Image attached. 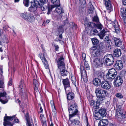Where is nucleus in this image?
<instances>
[{
  "instance_id": "16",
  "label": "nucleus",
  "mask_w": 126,
  "mask_h": 126,
  "mask_svg": "<svg viewBox=\"0 0 126 126\" xmlns=\"http://www.w3.org/2000/svg\"><path fill=\"white\" fill-rule=\"evenodd\" d=\"M123 82L121 77L119 76H117L115 78L114 81V85L116 87L120 86Z\"/></svg>"
},
{
  "instance_id": "55",
  "label": "nucleus",
  "mask_w": 126,
  "mask_h": 126,
  "mask_svg": "<svg viewBox=\"0 0 126 126\" xmlns=\"http://www.w3.org/2000/svg\"><path fill=\"white\" fill-rule=\"evenodd\" d=\"M4 83L3 80L0 79V88H3L4 87Z\"/></svg>"
},
{
  "instance_id": "45",
  "label": "nucleus",
  "mask_w": 126,
  "mask_h": 126,
  "mask_svg": "<svg viewBox=\"0 0 126 126\" xmlns=\"http://www.w3.org/2000/svg\"><path fill=\"white\" fill-rule=\"evenodd\" d=\"M14 116H15V118H14L13 120H12V121H10L11 122L13 123V124L14 122L16 123H18L19 122V120L16 117V115H14Z\"/></svg>"
},
{
  "instance_id": "17",
  "label": "nucleus",
  "mask_w": 126,
  "mask_h": 126,
  "mask_svg": "<svg viewBox=\"0 0 126 126\" xmlns=\"http://www.w3.org/2000/svg\"><path fill=\"white\" fill-rule=\"evenodd\" d=\"M123 67V63L122 61L117 60L114 65V67L117 70H121Z\"/></svg>"
},
{
  "instance_id": "9",
  "label": "nucleus",
  "mask_w": 126,
  "mask_h": 126,
  "mask_svg": "<svg viewBox=\"0 0 126 126\" xmlns=\"http://www.w3.org/2000/svg\"><path fill=\"white\" fill-rule=\"evenodd\" d=\"M93 64L94 67L98 68L102 67L103 64L101 59L98 58L93 60Z\"/></svg>"
},
{
  "instance_id": "64",
  "label": "nucleus",
  "mask_w": 126,
  "mask_h": 126,
  "mask_svg": "<svg viewBox=\"0 0 126 126\" xmlns=\"http://www.w3.org/2000/svg\"><path fill=\"white\" fill-rule=\"evenodd\" d=\"M89 10L90 11L93 12L94 10V8L93 5H91L90 6Z\"/></svg>"
},
{
  "instance_id": "12",
  "label": "nucleus",
  "mask_w": 126,
  "mask_h": 126,
  "mask_svg": "<svg viewBox=\"0 0 126 126\" xmlns=\"http://www.w3.org/2000/svg\"><path fill=\"white\" fill-rule=\"evenodd\" d=\"M87 26L90 28H94L100 30L102 29L103 27L102 25L100 23L95 24L92 22L88 23Z\"/></svg>"
},
{
  "instance_id": "18",
  "label": "nucleus",
  "mask_w": 126,
  "mask_h": 126,
  "mask_svg": "<svg viewBox=\"0 0 126 126\" xmlns=\"http://www.w3.org/2000/svg\"><path fill=\"white\" fill-rule=\"evenodd\" d=\"M59 6H57V7L55 9V11L57 13L59 14L61 18H62V16L65 15L64 12V11L63 9L60 7Z\"/></svg>"
},
{
  "instance_id": "43",
  "label": "nucleus",
  "mask_w": 126,
  "mask_h": 126,
  "mask_svg": "<svg viewBox=\"0 0 126 126\" xmlns=\"http://www.w3.org/2000/svg\"><path fill=\"white\" fill-rule=\"evenodd\" d=\"M3 73L2 68L1 67L0 68V79L3 80L4 79V77L2 74Z\"/></svg>"
},
{
  "instance_id": "39",
  "label": "nucleus",
  "mask_w": 126,
  "mask_h": 126,
  "mask_svg": "<svg viewBox=\"0 0 126 126\" xmlns=\"http://www.w3.org/2000/svg\"><path fill=\"white\" fill-rule=\"evenodd\" d=\"M34 5L37 8L39 7L40 5L41 2L40 3L38 1L36 0H34Z\"/></svg>"
},
{
  "instance_id": "8",
  "label": "nucleus",
  "mask_w": 126,
  "mask_h": 126,
  "mask_svg": "<svg viewBox=\"0 0 126 126\" xmlns=\"http://www.w3.org/2000/svg\"><path fill=\"white\" fill-rule=\"evenodd\" d=\"M15 117V116H5L4 118V122H3L4 126H12L13 123L11 122L10 121H12Z\"/></svg>"
},
{
  "instance_id": "42",
  "label": "nucleus",
  "mask_w": 126,
  "mask_h": 126,
  "mask_svg": "<svg viewBox=\"0 0 126 126\" xmlns=\"http://www.w3.org/2000/svg\"><path fill=\"white\" fill-rule=\"evenodd\" d=\"M39 8H40L41 10L42 11H44L46 10L47 9V7L46 6H44V4L42 3H41L39 7Z\"/></svg>"
},
{
  "instance_id": "26",
  "label": "nucleus",
  "mask_w": 126,
  "mask_h": 126,
  "mask_svg": "<svg viewBox=\"0 0 126 126\" xmlns=\"http://www.w3.org/2000/svg\"><path fill=\"white\" fill-rule=\"evenodd\" d=\"M114 42L116 46L117 47H121L123 46V44L122 41L117 38H114Z\"/></svg>"
},
{
  "instance_id": "62",
  "label": "nucleus",
  "mask_w": 126,
  "mask_h": 126,
  "mask_svg": "<svg viewBox=\"0 0 126 126\" xmlns=\"http://www.w3.org/2000/svg\"><path fill=\"white\" fill-rule=\"evenodd\" d=\"M105 44L106 45V47H110V45L109 42H106Z\"/></svg>"
},
{
  "instance_id": "28",
  "label": "nucleus",
  "mask_w": 126,
  "mask_h": 126,
  "mask_svg": "<svg viewBox=\"0 0 126 126\" xmlns=\"http://www.w3.org/2000/svg\"><path fill=\"white\" fill-rule=\"evenodd\" d=\"M93 44L94 45L93 47H100V46H98L99 41L97 39L94 38L91 39Z\"/></svg>"
},
{
  "instance_id": "14",
  "label": "nucleus",
  "mask_w": 126,
  "mask_h": 126,
  "mask_svg": "<svg viewBox=\"0 0 126 126\" xmlns=\"http://www.w3.org/2000/svg\"><path fill=\"white\" fill-rule=\"evenodd\" d=\"M7 95V94L4 91L2 92H0V102L3 104H5L8 102V100H4L6 98V97Z\"/></svg>"
},
{
  "instance_id": "25",
  "label": "nucleus",
  "mask_w": 126,
  "mask_h": 126,
  "mask_svg": "<svg viewBox=\"0 0 126 126\" xmlns=\"http://www.w3.org/2000/svg\"><path fill=\"white\" fill-rule=\"evenodd\" d=\"M99 114L102 117L106 116L107 114L106 110L104 108H101L99 111Z\"/></svg>"
},
{
  "instance_id": "53",
  "label": "nucleus",
  "mask_w": 126,
  "mask_h": 126,
  "mask_svg": "<svg viewBox=\"0 0 126 126\" xmlns=\"http://www.w3.org/2000/svg\"><path fill=\"white\" fill-rule=\"evenodd\" d=\"M12 79V78H10L9 79V81L8 83V85L9 86H11L13 84Z\"/></svg>"
},
{
  "instance_id": "58",
  "label": "nucleus",
  "mask_w": 126,
  "mask_h": 126,
  "mask_svg": "<svg viewBox=\"0 0 126 126\" xmlns=\"http://www.w3.org/2000/svg\"><path fill=\"white\" fill-rule=\"evenodd\" d=\"M79 3L80 4H83L84 5H85V3H86L85 0H79Z\"/></svg>"
},
{
  "instance_id": "44",
  "label": "nucleus",
  "mask_w": 126,
  "mask_h": 126,
  "mask_svg": "<svg viewBox=\"0 0 126 126\" xmlns=\"http://www.w3.org/2000/svg\"><path fill=\"white\" fill-rule=\"evenodd\" d=\"M99 111L96 112L94 114L95 118L97 120H99L100 118L99 116Z\"/></svg>"
},
{
  "instance_id": "29",
  "label": "nucleus",
  "mask_w": 126,
  "mask_h": 126,
  "mask_svg": "<svg viewBox=\"0 0 126 126\" xmlns=\"http://www.w3.org/2000/svg\"><path fill=\"white\" fill-rule=\"evenodd\" d=\"M100 79L98 78H95L93 80V84L95 86H98L101 84Z\"/></svg>"
},
{
  "instance_id": "13",
  "label": "nucleus",
  "mask_w": 126,
  "mask_h": 126,
  "mask_svg": "<svg viewBox=\"0 0 126 126\" xmlns=\"http://www.w3.org/2000/svg\"><path fill=\"white\" fill-rule=\"evenodd\" d=\"M100 86L102 88L106 90H109L111 88L110 82L105 80L102 81Z\"/></svg>"
},
{
  "instance_id": "54",
  "label": "nucleus",
  "mask_w": 126,
  "mask_h": 126,
  "mask_svg": "<svg viewBox=\"0 0 126 126\" xmlns=\"http://www.w3.org/2000/svg\"><path fill=\"white\" fill-rule=\"evenodd\" d=\"M41 121L42 123V126H47L46 120H45L43 119H41Z\"/></svg>"
},
{
  "instance_id": "31",
  "label": "nucleus",
  "mask_w": 126,
  "mask_h": 126,
  "mask_svg": "<svg viewBox=\"0 0 126 126\" xmlns=\"http://www.w3.org/2000/svg\"><path fill=\"white\" fill-rule=\"evenodd\" d=\"M62 79L63 80L62 81L63 83L64 87L70 85L69 80L67 78H66L65 79L63 78Z\"/></svg>"
},
{
  "instance_id": "49",
  "label": "nucleus",
  "mask_w": 126,
  "mask_h": 126,
  "mask_svg": "<svg viewBox=\"0 0 126 126\" xmlns=\"http://www.w3.org/2000/svg\"><path fill=\"white\" fill-rule=\"evenodd\" d=\"M112 25L114 27V28H118L119 27L118 23L116 21H115L114 22L112 23Z\"/></svg>"
},
{
  "instance_id": "61",
  "label": "nucleus",
  "mask_w": 126,
  "mask_h": 126,
  "mask_svg": "<svg viewBox=\"0 0 126 126\" xmlns=\"http://www.w3.org/2000/svg\"><path fill=\"white\" fill-rule=\"evenodd\" d=\"M82 58L83 60V62H84L85 61V58H86V54H85L84 53H83L82 54Z\"/></svg>"
},
{
  "instance_id": "10",
  "label": "nucleus",
  "mask_w": 126,
  "mask_h": 126,
  "mask_svg": "<svg viewBox=\"0 0 126 126\" xmlns=\"http://www.w3.org/2000/svg\"><path fill=\"white\" fill-rule=\"evenodd\" d=\"M53 4V5H51L48 7V11L47 13L48 15L50 14V12L52 11V9L57 6H60V0H51Z\"/></svg>"
},
{
  "instance_id": "56",
  "label": "nucleus",
  "mask_w": 126,
  "mask_h": 126,
  "mask_svg": "<svg viewBox=\"0 0 126 126\" xmlns=\"http://www.w3.org/2000/svg\"><path fill=\"white\" fill-rule=\"evenodd\" d=\"M81 78H82L84 81V82H86L88 81V78L87 76V75L85 76H83L81 77Z\"/></svg>"
},
{
  "instance_id": "19",
  "label": "nucleus",
  "mask_w": 126,
  "mask_h": 126,
  "mask_svg": "<svg viewBox=\"0 0 126 126\" xmlns=\"http://www.w3.org/2000/svg\"><path fill=\"white\" fill-rule=\"evenodd\" d=\"M25 117L27 122L26 124L27 126H33L32 122V120L29 117L28 113H27L25 115Z\"/></svg>"
},
{
  "instance_id": "63",
  "label": "nucleus",
  "mask_w": 126,
  "mask_h": 126,
  "mask_svg": "<svg viewBox=\"0 0 126 126\" xmlns=\"http://www.w3.org/2000/svg\"><path fill=\"white\" fill-rule=\"evenodd\" d=\"M119 27H118V28H115V31L117 33H118L119 32Z\"/></svg>"
},
{
  "instance_id": "34",
  "label": "nucleus",
  "mask_w": 126,
  "mask_h": 126,
  "mask_svg": "<svg viewBox=\"0 0 126 126\" xmlns=\"http://www.w3.org/2000/svg\"><path fill=\"white\" fill-rule=\"evenodd\" d=\"M95 76L99 78H102L104 75L103 73L101 71H97L95 73Z\"/></svg>"
},
{
  "instance_id": "3",
  "label": "nucleus",
  "mask_w": 126,
  "mask_h": 126,
  "mask_svg": "<svg viewBox=\"0 0 126 126\" xmlns=\"http://www.w3.org/2000/svg\"><path fill=\"white\" fill-rule=\"evenodd\" d=\"M95 92L97 97V104L98 105H99L100 101L101 102L104 99L105 97L107 95L108 93L106 91L99 88H97Z\"/></svg>"
},
{
  "instance_id": "22",
  "label": "nucleus",
  "mask_w": 126,
  "mask_h": 126,
  "mask_svg": "<svg viewBox=\"0 0 126 126\" xmlns=\"http://www.w3.org/2000/svg\"><path fill=\"white\" fill-rule=\"evenodd\" d=\"M121 12L123 17V19L125 25H126V9L121 8Z\"/></svg>"
},
{
  "instance_id": "59",
  "label": "nucleus",
  "mask_w": 126,
  "mask_h": 126,
  "mask_svg": "<svg viewBox=\"0 0 126 126\" xmlns=\"http://www.w3.org/2000/svg\"><path fill=\"white\" fill-rule=\"evenodd\" d=\"M109 34L108 35H105L106 36V37H105V39L106 40H105V41H106L108 42H109L110 41H110L109 39Z\"/></svg>"
},
{
  "instance_id": "20",
  "label": "nucleus",
  "mask_w": 126,
  "mask_h": 126,
  "mask_svg": "<svg viewBox=\"0 0 126 126\" xmlns=\"http://www.w3.org/2000/svg\"><path fill=\"white\" fill-rule=\"evenodd\" d=\"M110 34L109 32L107 30L103 29L99 34L100 38L101 39H103L105 35H108Z\"/></svg>"
},
{
  "instance_id": "60",
  "label": "nucleus",
  "mask_w": 126,
  "mask_h": 126,
  "mask_svg": "<svg viewBox=\"0 0 126 126\" xmlns=\"http://www.w3.org/2000/svg\"><path fill=\"white\" fill-rule=\"evenodd\" d=\"M40 2H41V3H46L48 1V0H39Z\"/></svg>"
},
{
  "instance_id": "30",
  "label": "nucleus",
  "mask_w": 126,
  "mask_h": 126,
  "mask_svg": "<svg viewBox=\"0 0 126 126\" xmlns=\"http://www.w3.org/2000/svg\"><path fill=\"white\" fill-rule=\"evenodd\" d=\"M33 83L34 85L35 86L34 88V90L37 92L38 91V87L39 85V83L35 79H33Z\"/></svg>"
},
{
  "instance_id": "7",
  "label": "nucleus",
  "mask_w": 126,
  "mask_h": 126,
  "mask_svg": "<svg viewBox=\"0 0 126 126\" xmlns=\"http://www.w3.org/2000/svg\"><path fill=\"white\" fill-rule=\"evenodd\" d=\"M117 74V72L115 69L114 68L110 69L106 75L107 79H113Z\"/></svg>"
},
{
  "instance_id": "46",
  "label": "nucleus",
  "mask_w": 126,
  "mask_h": 126,
  "mask_svg": "<svg viewBox=\"0 0 126 126\" xmlns=\"http://www.w3.org/2000/svg\"><path fill=\"white\" fill-rule=\"evenodd\" d=\"M29 2V0H24L23 1V3L24 5L26 7L28 6Z\"/></svg>"
},
{
  "instance_id": "23",
  "label": "nucleus",
  "mask_w": 126,
  "mask_h": 126,
  "mask_svg": "<svg viewBox=\"0 0 126 126\" xmlns=\"http://www.w3.org/2000/svg\"><path fill=\"white\" fill-rule=\"evenodd\" d=\"M109 123V121L107 119H102L99 122L98 126H107Z\"/></svg>"
},
{
  "instance_id": "24",
  "label": "nucleus",
  "mask_w": 126,
  "mask_h": 126,
  "mask_svg": "<svg viewBox=\"0 0 126 126\" xmlns=\"http://www.w3.org/2000/svg\"><path fill=\"white\" fill-rule=\"evenodd\" d=\"M114 56L116 57H119L121 55V50L117 48L115 49L113 51Z\"/></svg>"
},
{
  "instance_id": "2",
  "label": "nucleus",
  "mask_w": 126,
  "mask_h": 126,
  "mask_svg": "<svg viewBox=\"0 0 126 126\" xmlns=\"http://www.w3.org/2000/svg\"><path fill=\"white\" fill-rule=\"evenodd\" d=\"M59 58L57 59V62L58 70L60 75H61V78H63L64 77L66 76L69 72L67 71L64 63L63 55L60 54L58 55Z\"/></svg>"
},
{
  "instance_id": "37",
  "label": "nucleus",
  "mask_w": 126,
  "mask_h": 126,
  "mask_svg": "<svg viewBox=\"0 0 126 126\" xmlns=\"http://www.w3.org/2000/svg\"><path fill=\"white\" fill-rule=\"evenodd\" d=\"M64 89L66 94L72 92H71V89L70 85L64 87Z\"/></svg>"
},
{
  "instance_id": "52",
  "label": "nucleus",
  "mask_w": 126,
  "mask_h": 126,
  "mask_svg": "<svg viewBox=\"0 0 126 126\" xmlns=\"http://www.w3.org/2000/svg\"><path fill=\"white\" fill-rule=\"evenodd\" d=\"M115 95L116 97L120 99L123 98V96L122 95L121 93H119L116 94Z\"/></svg>"
},
{
  "instance_id": "11",
  "label": "nucleus",
  "mask_w": 126,
  "mask_h": 126,
  "mask_svg": "<svg viewBox=\"0 0 126 126\" xmlns=\"http://www.w3.org/2000/svg\"><path fill=\"white\" fill-rule=\"evenodd\" d=\"M46 53L44 52L42 54L41 53H40L39 54V56L40 57L43 63L44 66L46 69H47L48 68L49 65L46 60L45 57H46Z\"/></svg>"
},
{
  "instance_id": "47",
  "label": "nucleus",
  "mask_w": 126,
  "mask_h": 126,
  "mask_svg": "<svg viewBox=\"0 0 126 126\" xmlns=\"http://www.w3.org/2000/svg\"><path fill=\"white\" fill-rule=\"evenodd\" d=\"M64 25H61L59 26L58 28V30L59 32L61 31V33H62L64 31V29L63 28Z\"/></svg>"
},
{
  "instance_id": "38",
  "label": "nucleus",
  "mask_w": 126,
  "mask_h": 126,
  "mask_svg": "<svg viewBox=\"0 0 126 126\" xmlns=\"http://www.w3.org/2000/svg\"><path fill=\"white\" fill-rule=\"evenodd\" d=\"M98 33V32L97 30L94 29H92L90 32V34L91 35H95V33Z\"/></svg>"
},
{
  "instance_id": "21",
  "label": "nucleus",
  "mask_w": 126,
  "mask_h": 126,
  "mask_svg": "<svg viewBox=\"0 0 126 126\" xmlns=\"http://www.w3.org/2000/svg\"><path fill=\"white\" fill-rule=\"evenodd\" d=\"M67 94V99L69 100H72L70 102V106H71V101H74L76 103L74 100H73V99L75 98V94L74 93L72 92H71L68 93Z\"/></svg>"
},
{
  "instance_id": "50",
  "label": "nucleus",
  "mask_w": 126,
  "mask_h": 126,
  "mask_svg": "<svg viewBox=\"0 0 126 126\" xmlns=\"http://www.w3.org/2000/svg\"><path fill=\"white\" fill-rule=\"evenodd\" d=\"M93 21L97 23H100L99 22V20L98 17L97 16H94L93 18Z\"/></svg>"
},
{
  "instance_id": "27",
  "label": "nucleus",
  "mask_w": 126,
  "mask_h": 126,
  "mask_svg": "<svg viewBox=\"0 0 126 126\" xmlns=\"http://www.w3.org/2000/svg\"><path fill=\"white\" fill-rule=\"evenodd\" d=\"M105 5L107 9L110 10L112 8L111 2L110 0H105Z\"/></svg>"
},
{
  "instance_id": "4",
  "label": "nucleus",
  "mask_w": 126,
  "mask_h": 126,
  "mask_svg": "<svg viewBox=\"0 0 126 126\" xmlns=\"http://www.w3.org/2000/svg\"><path fill=\"white\" fill-rule=\"evenodd\" d=\"M116 115L117 117L121 119L125 118L126 112L122 106L117 105L116 106Z\"/></svg>"
},
{
  "instance_id": "57",
  "label": "nucleus",
  "mask_w": 126,
  "mask_h": 126,
  "mask_svg": "<svg viewBox=\"0 0 126 126\" xmlns=\"http://www.w3.org/2000/svg\"><path fill=\"white\" fill-rule=\"evenodd\" d=\"M62 33L61 32V34L60 33V34L59 35V38L58 39V40L59 41H61V43H63V41H62L61 39L62 38Z\"/></svg>"
},
{
  "instance_id": "51",
  "label": "nucleus",
  "mask_w": 126,
  "mask_h": 126,
  "mask_svg": "<svg viewBox=\"0 0 126 126\" xmlns=\"http://www.w3.org/2000/svg\"><path fill=\"white\" fill-rule=\"evenodd\" d=\"M52 114L53 115H54V116L56 115V110L55 107H52Z\"/></svg>"
},
{
  "instance_id": "40",
  "label": "nucleus",
  "mask_w": 126,
  "mask_h": 126,
  "mask_svg": "<svg viewBox=\"0 0 126 126\" xmlns=\"http://www.w3.org/2000/svg\"><path fill=\"white\" fill-rule=\"evenodd\" d=\"M84 63V66L87 70H89L90 69V66L87 62L84 61L83 62Z\"/></svg>"
},
{
  "instance_id": "1",
  "label": "nucleus",
  "mask_w": 126,
  "mask_h": 126,
  "mask_svg": "<svg viewBox=\"0 0 126 126\" xmlns=\"http://www.w3.org/2000/svg\"><path fill=\"white\" fill-rule=\"evenodd\" d=\"M71 105L69 107L68 110L69 112V121L71 124L74 125H78L79 123V121L76 119L72 120L71 119L75 115H77L79 118V112L78 110V108L77 103L74 101H71Z\"/></svg>"
},
{
  "instance_id": "32",
  "label": "nucleus",
  "mask_w": 126,
  "mask_h": 126,
  "mask_svg": "<svg viewBox=\"0 0 126 126\" xmlns=\"http://www.w3.org/2000/svg\"><path fill=\"white\" fill-rule=\"evenodd\" d=\"M83 63L82 62V63L80 65V69L81 70V77H82L84 76H85L87 75L86 73V70H85L83 69L82 71V69L84 67V66L82 65H83L82 63Z\"/></svg>"
},
{
  "instance_id": "36",
  "label": "nucleus",
  "mask_w": 126,
  "mask_h": 126,
  "mask_svg": "<svg viewBox=\"0 0 126 126\" xmlns=\"http://www.w3.org/2000/svg\"><path fill=\"white\" fill-rule=\"evenodd\" d=\"M37 9V8L33 4H32L31 7L29 8V10L31 12H34L36 11Z\"/></svg>"
},
{
  "instance_id": "41",
  "label": "nucleus",
  "mask_w": 126,
  "mask_h": 126,
  "mask_svg": "<svg viewBox=\"0 0 126 126\" xmlns=\"http://www.w3.org/2000/svg\"><path fill=\"white\" fill-rule=\"evenodd\" d=\"M71 80L72 83L75 85V86H76V83H77V82L76 81V78L74 77H72Z\"/></svg>"
},
{
  "instance_id": "15",
  "label": "nucleus",
  "mask_w": 126,
  "mask_h": 126,
  "mask_svg": "<svg viewBox=\"0 0 126 126\" xmlns=\"http://www.w3.org/2000/svg\"><path fill=\"white\" fill-rule=\"evenodd\" d=\"M97 100L95 102L93 100H91L90 102V106L93 108V110H94L95 111H96L97 110V109L99 108V106L100 105L101 102L100 101V104L99 105H97Z\"/></svg>"
},
{
  "instance_id": "48",
  "label": "nucleus",
  "mask_w": 126,
  "mask_h": 126,
  "mask_svg": "<svg viewBox=\"0 0 126 126\" xmlns=\"http://www.w3.org/2000/svg\"><path fill=\"white\" fill-rule=\"evenodd\" d=\"M1 38L4 40V43L8 42V39L7 37V35H4L3 36H1Z\"/></svg>"
},
{
  "instance_id": "5",
  "label": "nucleus",
  "mask_w": 126,
  "mask_h": 126,
  "mask_svg": "<svg viewBox=\"0 0 126 126\" xmlns=\"http://www.w3.org/2000/svg\"><path fill=\"white\" fill-rule=\"evenodd\" d=\"M102 48H91V59H93L94 57H96L99 55L101 52H102Z\"/></svg>"
},
{
  "instance_id": "6",
  "label": "nucleus",
  "mask_w": 126,
  "mask_h": 126,
  "mask_svg": "<svg viewBox=\"0 0 126 126\" xmlns=\"http://www.w3.org/2000/svg\"><path fill=\"white\" fill-rule=\"evenodd\" d=\"M105 60H104V63L106 65L109 66L113 64L114 62V59L113 56L111 54H109L107 56V57L105 58L104 57V58H105Z\"/></svg>"
},
{
  "instance_id": "33",
  "label": "nucleus",
  "mask_w": 126,
  "mask_h": 126,
  "mask_svg": "<svg viewBox=\"0 0 126 126\" xmlns=\"http://www.w3.org/2000/svg\"><path fill=\"white\" fill-rule=\"evenodd\" d=\"M34 20L35 18L33 15L31 14H30V16L29 17L27 20L29 22L32 23L34 22Z\"/></svg>"
},
{
  "instance_id": "35",
  "label": "nucleus",
  "mask_w": 126,
  "mask_h": 126,
  "mask_svg": "<svg viewBox=\"0 0 126 126\" xmlns=\"http://www.w3.org/2000/svg\"><path fill=\"white\" fill-rule=\"evenodd\" d=\"M30 14H28L27 12H26L25 13L21 14V16L25 19L27 20L29 16H30Z\"/></svg>"
}]
</instances>
